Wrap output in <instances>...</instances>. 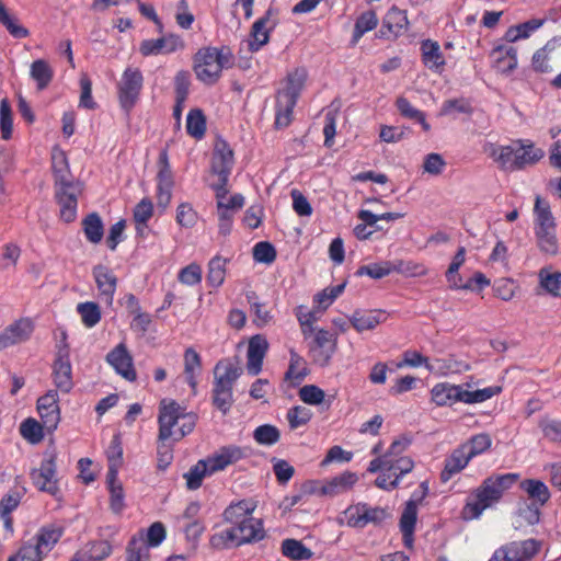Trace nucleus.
<instances>
[{"instance_id":"obj_14","label":"nucleus","mask_w":561,"mask_h":561,"mask_svg":"<svg viewBox=\"0 0 561 561\" xmlns=\"http://www.w3.org/2000/svg\"><path fill=\"white\" fill-rule=\"evenodd\" d=\"M58 401L59 397L57 390H48L37 399V412L43 422V426H45L46 432L49 434L57 430L60 422Z\"/></svg>"},{"instance_id":"obj_40","label":"nucleus","mask_w":561,"mask_h":561,"mask_svg":"<svg viewBox=\"0 0 561 561\" xmlns=\"http://www.w3.org/2000/svg\"><path fill=\"white\" fill-rule=\"evenodd\" d=\"M468 456L474 457L488 451L492 446V438L488 433L472 435L466 443L461 444Z\"/></svg>"},{"instance_id":"obj_29","label":"nucleus","mask_w":561,"mask_h":561,"mask_svg":"<svg viewBox=\"0 0 561 561\" xmlns=\"http://www.w3.org/2000/svg\"><path fill=\"white\" fill-rule=\"evenodd\" d=\"M471 458L460 445L445 459L444 469L440 472L442 482L449 481L455 474L467 467Z\"/></svg>"},{"instance_id":"obj_16","label":"nucleus","mask_w":561,"mask_h":561,"mask_svg":"<svg viewBox=\"0 0 561 561\" xmlns=\"http://www.w3.org/2000/svg\"><path fill=\"white\" fill-rule=\"evenodd\" d=\"M358 478L356 473L351 471H345L341 473L340 476H336L332 478L329 481H325L319 490H316L310 484L304 485V493L305 494H312L314 492H318L320 495H330L334 496L340 493L346 492L353 488V485L357 482Z\"/></svg>"},{"instance_id":"obj_34","label":"nucleus","mask_w":561,"mask_h":561,"mask_svg":"<svg viewBox=\"0 0 561 561\" xmlns=\"http://www.w3.org/2000/svg\"><path fill=\"white\" fill-rule=\"evenodd\" d=\"M106 457L108 461V469L106 474L111 478L118 477V470L123 463V445L121 434H115L106 449Z\"/></svg>"},{"instance_id":"obj_53","label":"nucleus","mask_w":561,"mask_h":561,"mask_svg":"<svg viewBox=\"0 0 561 561\" xmlns=\"http://www.w3.org/2000/svg\"><path fill=\"white\" fill-rule=\"evenodd\" d=\"M541 507H542L541 505H537L535 503H529L526 500H520L518 502V507H517L516 514L527 525L534 526L540 522Z\"/></svg>"},{"instance_id":"obj_49","label":"nucleus","mask_w":561,"mask_h":561,"mask_svg":"<svg viewBox=\"0 0 561 561\" xmlns=\"http://www.w3.org/2000/svg\"><path fill=\"white\" fill-rule=\"evenodd\" d=\"M44 430L43 422L39 423L33 417H27L20 425L21 435L31 444H38L43 440Z\"/></svg>"},{"instance_id":"obj_51","label":"nucleus","mask_w":561,"mask_h":561,"mask_svg":"<svg viewBox=\"0 0 561 561\" xmlns=\"http://www.w3.org/2000/svg\"><path fill=\"white\" fill-rule=\"evenodd\" d=\"M313 342L317 348H324L328 343L332 342L330 352L319 351V355L316 357V360L320 362L322 366L327 365L331 358V355L335 351L336 340L333 339V335L329 331L319 329L314 335Z\"/></svg>"},{"instance_id":"obj_46","label":"nucleus","mask_w":561,"mask_h":561,"mask_svg":"<svg viewBox=\"0 0 561 561\" xmlns=\"http://www.w3.org/2000/svg\"><path fill=\"white\" fill-rule=\"evenodd\" d=\"M31 77L36 81L37 88L44 90L54 77V71L47 61L37 59L31 65Z\"/></svg>"},{"instance_id":"obj_52","label":"nucleus","mask_w":561,"mask_h":561,"mask_svg":"<svg viewBox=\"0 0 561 561\" xmlns=\"http://www.w3.org/2000/svg\"><path fill=\"white\" fill-rule=\"evenodd\" d=\"M542 23V20L531 19L516 26H512L507 30L505 38L508 42H515L519 38H527L534 31L538 30Z\"/></svg>"},{"instance_id":"obj_36","label":"nucleus","mask_w":561,"mask_h":561,"mask_svg":"<svg viewBox=\"0 0 561 561\" xmlns=\"http://www.w3.org/2000/svg\"><path fill=\"white\" fill-rule=\"evenodd\" d=\"M62 536V529L55 526L42 527L34 538V545L39 547V550L46 554L48 553Z\"/></svg>"},{"instance_id":"obj_27","label":"nucleus","mask_w":561,"mask_h":561,"mask_svg":"<svg viewBox=\"0 0 561 561\" xmlns=\"http://www.w3.org/2000/svg\"><path fill=\"white\" fill-rule=\"evenodd\" d=\"M519 489L527 495L526 501L537 505L545 506L551 497L547 484L538 479H525L520 481Z\"/></svg>"},{"instance_id":"obj_54","label":"nucleus","mask_w":561,"mask_h":561,"mask_svg":"<svg viewBox=\"0 0 561 561\" xmlns=\"http://www.w3.org/2000/svg\"><path fill=\"white\" fill-rule=\"evenodd\" d=\"M253 438L260 445L272 446L279 440L280 432L275 425L263 424L254 430Z\"/></svg>"},{"instance_id":"obj_60","label":"nucleus","mask_w":561,"mask_h":561,"mask_svg":"<svg viewBox=\"0 0 561 561\" xmlns=\"http://www.w3.org/2000/svg\"><path fill=\"white\" fill-rule=\"evenodd\" d=\"M13 117L10 103L7 99L0 102V131L1 137L8 140L12 136Z\"/></svg>"},{"instance_id":"obj_56","label":"nucleus","mask_w":561,"mask_h":561,"mask_svg":"<svg viewBox=\"0 0 561 561\" xmlns=\"http://www.w3.org/2000/svg\"><path fill=\"white\" fill-rule=\"evenodd\" d=\"M80 552L83 553L87 561H102L112 553V546L106 540H99L90 543Z\"/></svg>"},{"instance_id":"obj_47","label":"nucleus","mask_w":561,"mask_h":561,"mask_svg":"<svg viewBox=\"0 0 561 561\" xmlns=\"http://www.w3.org/2000/svg\"><path fill=\"white\" fill-rule=\"evenodd\" d=\"M77 312L85 328L95 327L102 318L101 308L96 302L85 301L77 305Z\"/></svg>"},{"instance_id":"obj_62","label":"nucleus","mask_w":561,"mask_h":561,"mask_svg":"<svg viewBox=\"0 0 561 561\" xmlns=\"http://www.w3.org/2000/svg\"><path fill=\"white\" fill-rule=\"evenodd\" d=\"M287 421L291 430L306 425L312 417V412L301 405L290 408L287 412Z\"/></svg>"},{"instance_id":"obj_41","label":"nucleus","mask_w":561,"mask_h":561,"mask_svg":"<svg viewBox=\"0 0 561 561\" xmlns=\"http://www.w3.org/2000/svg\"><path fill=\"white\" fill-rule=\"evenodd\" d=\"M282 553L294 561H306L312 557V551L297 539H285L282 542Z\"/></svg>"},{"instance_id":"obj_50","label":"nucleus","mask_w":561,"mask_h":561,"mask_svg":"<svg viewBox=\"0 0 561 561\" xmlns=\"http://www.w3.org/2000/svg\"><path fill=\"white\" fill-rule=\"evenodd\" d=\"M465 248L460 247L456 252L455 256L453 257V261L446 272L447 282L450 284L451 288H468L467 285L461 284V277L458 274L460 266L465 262Z\"/></svg>"},{"instance_id":"obj_8","label":"nucleus","mask_w":561,"mask_h":561,"mask_svg":"<svg viewBox=\"0 0 561 561\" xmlns=\"http://www.w3.org/2000/svg\"><path fill=\"white\" fill-rule=\"evenodd\" d=\"M56 458L57 456L54 451L45 453L39 468L33 469L30 476L33 484L39 491L50 494L56 500H60V489L56 479Z\"/></svg>"},{"instance_id":"obj_37","label":"nucleus","mask_w":561,"mask_h":561,"mask_svg":"<svg viewBox=\"0 0 561 561\" xmlns=\"http://www.w3.org/2000/svg\"><path fill=\"white\" fill-rule=\"evenodd\" d=\"M365 502H358L356 504L346 507L337 517L336 522L340 526L346 525L351 528L363 529V508Z\"/></svg>"},{"instance_id":"obj_6","label":"nucleus","mask_w":561,"mask_h":561,"mask_svg":"<svg viewBox=\"0 0 561 561\" xmlns=\"http://www.w3.org/2000/svg\"><path fill=\"white\" fill-rule=\"evenodd\" d=\"M211 190L216 197L218 233L222 237H227L232 231L234 216L243 208L245 198L240 193H236L227 198L229 194L228 187H214Z\"/></svg>"},{"instance_id":"obj_3","label":"nucleus","mask_w":561,"mask_h":561,"mask_svg":"<svg viewBox=\"0 0 561 561\" xmlns=\"http://www.w3.org/2000/svg\"><path fill=\"white\" fill-rule=\"evenodd\" d=\"M234 64V57L228 46L204 47L194 57V71L199 81L206 85H214L221 77L224 69Z\"/></svg>"},{"instance_id":"obj_61","label":"nucleus","mask_w":561,"mask_h":561,"mask_svg":"<svg viewBox=\"0 0 561 561\" xmlns=\"http://www.w3.org/2000/svg\"><path fill=\"white\" fill-rule=\"evenodd\" d=\"M276 249L268 241H260L253 247V259L255 262L271 264L276 260Z\"/></svg>"},{"instance_id":"obj_13","label":"nucleus","mask_w":561,"mask_h":561,"mask_svg":"<svg viewBox=\"0 0 561 561\" xmlns=\"http://www.w3.org/2000/svg\"><path fill=\"white\" fill-rule=\"evenodd\" d=\"M184 416V409L175 400L163 399L159 405V442H167L173 435V427Z\"/></svg>"},{"instance_id":"obj_44","label":"nucleus","mask_w":561,"mask_h":561,"mask_svg":"<svg viewBox=\"0 0 561 561\" xmlns=\"http://www.w3.org/2000/svg\"><path fill=\"white\" fill-rule=\"evenodd\" d=\"M186 133L202 139L206 133V116L201 108H192L186 117Z\"/></svg>"},{"instance_id":"obj_57","label":"nucleus","mask_w":561,"mask_h":561,"mask_svg":"<svg viewBox=\"0 0 561 561\" xmlns=\"http://www.w3.org/2000/svg\"><path fill=\"white\" fill-rule=\"evenodd\" d=\"M392 272H393L392 262L385 261L381 263L363 265L356 271L355 275H357V276L367 275L374 279H380L385 276H388Z\"/></svg>"},{"instance_id":"obj_19","label":"nucleus","mask_w":561,"mask_h":561,"mask_svg":"<svg viewBox=\"0 0 561 561\" xmlns=\"http://www.w3.org/2000/svg\"><path fill=\"white\" fill-rule=\"evenodd\" d=\"M267 350L268 342L264 335L255 334L249 340L247 369L251 376H256L261 373Z\"/></svg>"},{"instance_id":"obj_32","label":"nucleus","mask_w":561,"mask_h":561,"mask_svg":"<svg viewBox=\"0 0 561 561\" xmlns=\"http://www.w3.org/2000/svg\"><path fill=\"white\" fill-rule=\"evenodd\" d=\"M275 121L274 127L276 129H284L288 127L293 121L294 108L297 101L284 98L276 94L275 98Z\"/></svg>"},{"instance_id":"obj_12","label":"nucleus","mask_w":561,"mask_h":561,"mask_svg":"<svg viewBox=\"0 0 561 561\" xmlns=\"http://www.w3.org/2000/svg\"><path fill=\"white\" fill-rule=\"evenodd\" d=\"M408 26L407 11L392 5L382 18L381 26L376 35L378 38L394 41L408 30Z\"/></svg>"},{"instance_id":"obj_17","label":"nucleus","mask_w":561,"mask_h":561,"mask_svg":"<svg viewBox=\"0 0 561 561\" xmlns=\"http://www.w3.org/2000/svg\"><path fill=\"white\" fill-rule=\"evenodd\" d=\"M106 362L126 380H136L137 374L134 368L133 357L124 343H119L107 353Z\"/></svg>"},{"instance_id":"obj_55","label":"nucleus","mask_w":561,"mask_h":561,"mask_svg":"<svg viewBox=\"0 0 561 561\" xmlns=\"http://www.w3.org/2000/svg\"><path fill=\"white\" fill-rule=\"evenodd\" d=\"M126 561H149L150 551L144 538L133 537L126 548Z\"/></svg>"},{"instance_id":"obj_4","label":"nucleus","mask_w":561,"mask_h":561,"mask_svg":"<svg viewBox=\"0 0 561 561\" xmlns=\"http://www.w3.org/2000/svg\"><path fill=\"white\" fill-rule=\"evenodd\" d=\"M242 373V368L231 362H219L215 366L211 402L224 415L228 414L233 405V385Z\"/></svg>"},{"instance_id":"obj_43","label":"nucleus","mask_w":561,"mask_h":561,"mask_svg":"<svg viewBox=\"0 0 561 561\" xmlns=\"http://www.w3.org/2000/svg\"><path fill=\"white\" fill-rule=\"evenodd\" d=\"M106 482L110 492V507L113 513L121 514L125 507L123 484L118 481V477L112 479L111 474H106Z\"/></svg>"},{"instance_id":"obj_18","label":"nucleus","mask_w":561,"mask_h":561,"mask_svg":"<svg viewBox=\"0 0 561 561\" xmlns=\"http://www.w3.org/2000/svg\"><path fill=\"white\" fill-rule=\"evenodd\" d=\"M184 48V42L176 34H169L156 39H145L141 42L139 51L142 56H156L160 54H172Z\"/></svg>"},{"instance_id":"obj_63","label":"nucleus","mask_w":561,"mask_h":561,"mask_svg":"<svg viewBox=\"0 0 561 561\" xmlns=\"http://www.w3.org/2000/svg\"><path fill=\"white\" fill-rule=\"evenodd\" d=\"M44 553L32 541L24 543L8 561H42Z\"/></svg>"},{"instance_id":"obj_45","label":"nucleus","mask_w":561,"mask_h":561,"mask_svg":"<svg viewBox=\"0 0 561 561\" xmlns=\"http://www.w3.org/2000/svg\"><path fill=\"white\" fill-rule=\"evenodd\" d=\"M211 476L204 459L198 460L187 472L183 474L188 490H197L202 486L205 477Z\"/></svg>"},{"instance_id":"obj_39","label":"nucleus","mask_w":561,"mask_h":561,"mask_svg":"<svg viewBox=\"0 0 561 561\" xmlns=\"http://www.w3.org/2000/svg\"><path fill=\"white\" fill-rule=\"evenodd\" d=\"M396 106L403 117L420 123L424 131L431 129V125L426 122L425 113L415 108L407 98L399 96L396 101Z\"/></svg>"},{"instance_id":"obj_20","label":"nucleus","mask_w":561,"mask_h":561,"mask_svg":"<svg viewBox=\"0 0 561 561\" xmlns=\"http://www.w3.org/2000/svg\"><path fill=\"white\" fill-rule=\"evenodd\" d=\"M244 457V453L241 447L230 445L220 448V450L207 458H205V462L210 471V473H215L221 470H225L228 466L237 462L238 460Z\"/></svg>"},{"instance_id":"obj_2","label":"nucleus","mask_w":561,"mask_h":561,"mask_svg":"<svg viewBox=\"0 0 561 561\" xmlns=\"http://www.w3.org/2000/svg\"><path fill=\"white\" fill-rule=\"evenodd\" d=\"M490 156L504 171L523 170L540 161L545 152L527 140H514L508 146H492Z\"/></svg>"},{"instance_id":"obj_11","label":"nucleus","mask_w":561,"mask_h":561,"mask_svg":"<svg viewBox=\"0 0 561 561\" xmlns=\"http://www.w3.org/2000/svg\"><path fill=\"white\" fill-rule=\"evenodd\" d=\"M55 197L60 206V218L65 222H72L77 217L78 196L81 193L80 183L75 181L55 185Z\"/></svg>"},{"instance_id":"obj_7","label":"nucleus","mask_w":561,"mask_h":561,"mask_svg":"<svg viewBox=\"0 0 561 561\" xmlns=\"http://www.w3.org/2000/svg\"><path fill=\"white\" fill-rule=\"evenodd\" d=\"M233 163V150L230 148L229 144L222 138L217 139L211 156L210 172L217 175L218 179L209 185L210 188L228 187Z\"/></svg>"},{"instance_id":"obj_38","label":"nucleus","mask_w":561,"mask_h":561,"mask_svg":"<svg viewBox=\"0 0 561 561\" xmlns=\"http://www.w3.org/2000/svg\"><path fill=\"white\" fill-rule=\"evenodd\" d=\"M378 25V18L374 11L363 12L355 22L351 45L355 46L362 36Z\"/></svg>"},{"instance_id":"obj_26","label":"nucleus","mask_w":561,"mask_h":561,"mask_svg":"<svg viewBox=\"0 0 561 561\" xmlns=\"http://www.w3.org/2000/svg\"><path fill=\"white\" fill-rule=\"evenodd\" d=\"M494 69L502 75H510L517 67V49L513 46L499 45L492 49Z\"/></svg>"},{"instance_id":"obj_58","label":"nucleus","mask_w":561,"mask_h":561,"mask_svg":"<svg viewBox=\"0 0 561 561\" xmlns=\"http://www.w3.org/2000/svg\"><path fill=\"white\" fill-rule=\"evenodd\" d=\"M417 520L416 501L409 500L399 520L400 531H415Z\"/></svg>"},{"instance_id":"obj_10","label":"nucleus","mask_w":561,"mask_h":561,"mask_svg":"<svg viewBox=\"0 0 561 561\" xmlns=\"http://www.w3.org/2000/svg\"><path fill=\"white\" fill-rule=\"evenodd\" d=\"M540 540L512 541L496 549L489 561H530L541 549Z\"/></svg>"},{"instance_id":"obj_15","label":"nucleus","mask_w":561,"mask_h":561,"mask_svg":"<svg viewBox=\"0 0 561 561\" xmlns=\"http://www.w3.org/2000/svg\"><path fill=\"white\" fill-rule=\"evenodd\" d=\"M274 9L268 8L263 16L257 19L250 31L249 50L251 53L259 51L270 41L271 32L276 27L277 21L271 20Z\"/></svg>"},{"instance_id":"obj_23","label":"nucleus","mask_w":561,"mask_h":561,"mask_svg":"<svg viewBox=\"0 0 561 561\" xmlns=\"http://www.w3.org/2000/svg\"><path fill=\"white\" fill-rule=\"evenodd\" d=\"M421 59L423 65L434 71L440 73L446 65L445 57L437 42L432 39H423L421 42Z\"/></svg>"},{"instance_id":"obj_64","label":"nucleus","mask_w":561,"mask_h":561,"mask_svg":"<svg viewBox=\"0 0 561 561\" xmlns=\"http://www.w3.org/2000/svg\"><path fill=\"white\" fill-rule=\"evenodd\" d=\"M543 436L554 443H561V421L545 417L539 421Z\"/></svg>"},{"instance_id":"obj_33","label":"nucleus","mask_w":561,"mask_h":561,"mask_svg":"<svg viewBox=\"0 0 561 561\" xmlns=\"http://www.w3.org/2000/svg\"><path fill=\"white\" fill-rule=\"evenodd\" d=\"M202 366V359L199 354L192 347L185 350L184 353V374L185 379L188 386L192 388L193 392L196 393L197 388V371H199Z\"/></svg>"},{"instance_id":"obj_9","label":"nucleus","mask_w":561,"mask_h":561,"mask_svg":"<svg viewBox=\"0 0 561 561\" xmlns=\"http://www.w3.org/2000/svg\"><path fill=\"white\" fill-rule=\"evenodd\" d=\"M144 85V76L138 68H126L118 83V101L128 115L136 105Z\"/></svg>"},{"instance_id":"obj_42","label":"nucleus","mask_w":561,"mask_h":561,"mask_svg":"<svg viewBox=\"0 0 561 561\" xmlns=\"http://www.w3.org/2000/svg\"><path fill=\"white\" fill-rule=\"evenodd\" d=\"M228 259H222L219 255L214 256L208 263L207 283L214 288L220 287L226 277V265Z\"/></svg>"},{"instance_id":"obj_21","label":"nucleus","mask_w":561,"mask_h":561,"mask_svg":"<svg viewBox=\"0 0 561 561\" xmlns=\"http://www.w3.org/2000/svg\"><path fill=\"white\" fill-rule=\"evenodd\" d=\"M236 529L237 540L236 547H240L245 543H254L261 541L265 537V530L262 519L254 517L247 520V523L232 526Z\"/></svg>"},{"instance_id":"obj_28","label":"nucleus","mask_w":561,"mask_h":561,"mask_svg":"<svg viewBox=\"0 0 561 561\" xmlns=\"http://www.w3.org/2000/svg\"><path fill=\"white\" fill-rule=\"evenodd\" d=\"M98 289L107 301H112L117 287V277L103 264H98L92 270Z\"/></svg>"},{"instance_id":"obj_1","label":"nucleus","mask_w":561,"mask_h":561,"mask_svg":"<svg viewBox=\"0 0 561 561\" xmlns=\"http://www.w3.org/2000/svg\"><path fill=\"white\" fill-rule=\"evenodd\" d=\"M520 478L519 473L510 472L503 474H491L473 491L474 502H469L465 511L469 512L470 518H478L484 510L501 501L503 494L510 490Z\"/></svg>"},{"instance_id":"obj_22","label":"nucleus","mask_w":561,"mask_h":561,"mask_svg":"<svg viewBox=\"0 0 561 561\" xmlns=\"http://www.w3.org/2000/svg\"><path fill=\"white\" fill-rule=\"evenodd\" d=\"M308 79V71L305 67H296L285 78V87L276 94L298 102Z\"/></svg>"},{"instance_id":"obj_35","label":"nucleus","mask_w":561,"mask_h":561,"mask_svg":"<svg viewBox=\"0 0 561 561\" xmlns=\"http://www.w3.org/2000/svg\"><path fill=\"white\" fill-rule=\"evenodd\" d=\"M82 230L87 240L93 244L101 242L104 234V225L101 216L93 211L82 219Z\"/></svg>"},{"instance_id":"obj_59","label":"nucleus","mask_w":561,"mask_h":561,"mask_svg":"<svg viewBox=\"0 0 561 561\" xmlns=\"http://www.w3.org/2000/svg\"><path fill=\"white\" fill-rule=\"evenodd\" d=\"M472 111L473 110L469 100H467L466 98H459L444 101L439 114L443 116L450 115L454 113L471 114Z\"/></svg>"},{"instance_id":"obj_24","label":"nucleus","mask_w":561,"mask_h":561,"mask_svg":"<svg viewBox=\"0 0 561 561\" xmlns=\"http://www.w3.org/2000/svg\"><path fill=\"white\" fill-rule=\"evenodd\" d=\"M388 314L383 310H355L350 317L352 327L357 332L374 330L378 324L385 322Z\"/></svg>"},{"instance_id":"obj_5","label":"nucleus","mask_w":561,"mask_h":561,"mask_svg":"<svg viewBox=\"0 0 561 561\" xmlns=\"http://www.w3.org/2000/svg\"><path fill=\"white\" fill-rule=\"evenodd\" d=\"M534 214V233L537 247L546 255H557L559 252V241L556 232L557 225L549 203L537 196Z\"/></svg>"},{"instance_id":"obj_30","label":"nucleus","mask_w":561,"mask_h":561,"mask_svg":"<svg viewBox=\"0 0 561 561\" xmlns=\"http://www.w3.org/2000/svg\"><path fill=\"white\" fill-rule=\"evenodd\" d=\"M51 170L55 185L75 182L65 151L54 149L51 153Z\"/></svg>"},{"instance_id":"obj_25","label":"nucleus","mask_w":561,"mask_h":561,"mask_svg":"<svg viewBox=\"0 0 561 561\" xmlns=\"http://www.w3.org/2000/svg\"><path fill=\"white\" fill-rule=\"evenodd\" d=\"M51 377L57 390L62 393H69L73 388L70 359H67L66 356L61 357V359H55L53 363Z\"/></svg>"},{"instance_id":"obj_31","label":"nucleus","mask_w":561,"mask_h":561,"mask_svg":"<svg viewBox=\"0 0 561 561\" xmlns=\"http://www.w3.org/2000/svg\"><path fill=\"white\" fill-rule=\"evenodd\" d=\"M254 511V506L247 500H241L237 503L230 504L224 511V519L225 522L231 524L232 526H237L242 523H247L248 519L252 518V513Z\"/></svg>"},{"instance_id":"obj_48","label":"nucleus","mask_w":561,"mask_h":561,"mask_svg":"<svg viewBox=\"0 0 561 561\" xmlns=\"http://www.w3.org/2000/svg\"><path fill=\"white\" fill-rule=\"evenodd\" d=\"M431 393L433 402L440 407L454 404L458 396L457 386L447 382L437 383Z\"/></svg>"}]
</instances>
